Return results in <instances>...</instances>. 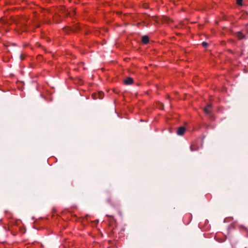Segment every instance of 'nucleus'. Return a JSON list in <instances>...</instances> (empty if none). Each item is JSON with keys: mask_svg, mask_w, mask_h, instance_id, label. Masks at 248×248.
I'll use <instances>...</instances> for the list:
<instances>
[{"mask_svg": "<svg viewBox=\"0 0 248 248\" xmlns=\"http://www.w3.org/2000/svg\"><path fill=\"white\" fill-rule=\"evenodd\" d=\"M149 37L147 35L143 36L141 38V41L144 44H147L149 42Z\"/></svg>", "mask_w": 248, "mask_h": 248, "instance_id": "423d86ee", "label": "nucleus"}, {"mask_svg": "<svg viewBox=\"0 0 248 248\" xmlns=\"http://www.w3.org/2000/svg\"><path fill=\"white\" fill-rule=\"evenodd\" d=\"M80 29V27L78 25H75V26L73 29H71V30L73 31L76 32V31H79Z\"/></svg>", "mask_w": 248, "mask_h": 248, "instance_id": "0eeeda50", "label": "nucleus"}, {"mask_svg": "<svg viewBox=\"0 0 248 248\" xmlns=\"http://www.w3.org/2000/svg\"><path fill=\"white\" fill-rule=\"evenodd\" d=\"M242 0H236V3L238 5H242Z\"/></svg>", "mask_w": 248, "mask_h": 248, "instance_id": "6e6552de", "label": "nucleus"}, {"mask_svg": "<svg viewBox=\"0 0 248 248\" xmlns=\"http://www.w3.org/2000/svg\"><path fill=\"white\" fill-rule=\"evenodd\" d=\"M246 31L247 32H248V29L246 30Z\"/></svg>", "mask_w": 248, "mask_h": 248, "instance_id": "dca6fc26", "label": "nucleus"}, {"mask_svg": "<svg viewBox=\"0 0 248 248\" xmlns=\"http://www.w3.org/2000/svg\"><path fill=\"white\" fill-rule=\"evenodd\" d=\"M107 216L108 217H112V218H113V217L112 216H108V215H107Z\"/></svg>", "mask_w": 248, "mask_h": 248, "instance_id": "2eb2a0df", "label": "nucleus"}, {"mask_svg": "<svg viewBox=\"0 0 248 248\" xmlns=\"http://www.w3.org/2000/svg\"><path fill=\"white\" fill-rule=\"evenodd\" d=\"M186 131V128L184 126H181L178 128L177 134L179 136H183Z\"/></svg>", "mask_w": 248, "mask_h": 248, "instance_id": "7ed1b4c3", "label": "nucleus"}, {"mask_svg": "<svg viewBox=\"0 0 248 248\" xmlns=\"http://www.w3.org/2000/svg\"><path fill=\"white\" fill-rule=\"evenodd\" d=\"M20 58L21 59V60H24V56H23V54H21L20 56Z\"/></svg>", "mask_w": 248, "mask_h": 248, "instance_id": "f8f14e48", "label": "nucleus"}, {"mask_svg": "<svg viewBox=\"0 0 248 248\" xmlns=\"http://www.w3.org/2000/svg\"><path fill=\"white\" fill-rule=\"evenodd\" d=\"M190 149H191V150L192 151H194V149H193V148L192 146H191Z\"/></svg>", "mask_w": 248, "mask_h": 248, "instance_id": "ddd939ff", "label": "nucleus"}, {"mask_svg": "<svg viewBox=\"0 0 248 248\" xmlns=\"http://www.w3.org/2000/svg\"><path fill=\"white\" fill-rule=\"evenodd\" d=\"M165 19H166V22H167V23H169V22H170V21H171V20H170V18H168V17H165Z\"/></svg>", "mask_w": 248, "mask_h": 248, "instance_id": "9b49d317", "label": "nucleus"}, {"mask_svg": "<svg viewBox=\"0 0 248 248\" xmlns=\"http://www.w3.org/2000/svg\"><path fill=\"white\" fill-rule=\"evenodd\" d=\"M133 82V79L130 77H127L124 80V83L125 85H130Z\"/></svg>", "mask_w": 248, "mask_h": 248, "instance_id": "20e7f679", "label": "nucleus"}, {"mask_svg": "<svg viewBox=\"0 0 248 248\" xmlns=\"http://www.w3.org/2000/svg\"><path fill=\"white\" fill-rule=\"evenodd\" d=\"M92 96L94 99H97V98L101 99L104 97V93L102 92H99L97 93H93L92 94Z\"/></svg>", "mask_w": 248, "mask_h": 248, "instance_id": "f257e3e1", "label": "nucleus"}, {"mask_svg": "<svg viewBox=\"0 0 248 248\" xmlns=\"http://www.w3.org/2000/svg\"><path fill=\"white\" fill-rule=\"evenodd\" d=\"M202 46L203 47H206L208 46V44L206 42H203L202 43Z\"/></svg>", "mask_w": 248, "mask_h": 248, "instance_id": "9d476101", "label": "nucleus"}, {"mask_svg": "<svg viewBox=\"0 0 248 248\" xmlns=\"http://www.w3.org/2000/svg\"><path fill=\"white\" fill-rule=\"evenodd\" d=\"M158 107L160 108V109H163V107H164V105L162 103H159L158 105Z\"/></svg>", "mask_w": 248, "mask_h": 248, "instance_id": "1a4fd4ad", "label": "nucleus"}, {"mask_svg": "<svg viewBox=\"0 0 248 248\" xmlns=\"http://www.w3.org/2000/svg\"><path fill=\"white\" fill-rule=\"evenodd\" d=\"M212 107L211 104H208L207 106L204 108V112L207 114L211 118H212V116L211 114V108Z\"/></svg>", "mask_w": 248, "mask_h": 248, "instance_id": "f03ea898", "label": "nucleus"}, {"mask_svg": "<svg viewBox=\"0 0 248 248\" xmlns=\"http://www.w3.org/2000/svg\"><path fill=\"white\" fill-rule=\"evenodd\" d=\"M152 18L153 20H155V16H152Z\"/></svg>", "mask_w": 248, "mask_h": 248, "instance_id": "4468645a", "label": "nucleus"}, {"mask_svg": "<svg viewBox=\"0 0 248 248\" xmlns=\"http://www.w3.org/2000/svg\"><path fill=\"white\" fill-rule=\"evenodd\" d=\"M236 37L239 39L241 40L245 38V36L241 31H238L236 32Z\"/></svg>", "mask_w": 248, "mask_h": 248, "instance_id": "39448f33", "label": "nucleus"}]
</instances>
